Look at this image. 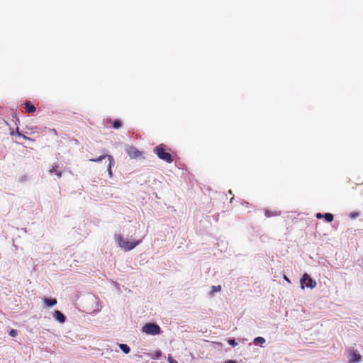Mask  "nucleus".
I'll list each match as a JSON object with an SVG mask.
<instances>
[{
  "label": "nucleus",
  "instance_id": "1",
  "mask_svg": "<svg viewBox=\"0 0 363 363\" xmlns=\"http://www.w3.org/2000/svg\"><path fill=\"white\" fill-rule=\"evenodd\" d=\"M114 238L118 245L125 251L133 250L141 242V240L128 241L125 240L121 235H116Z\"/></svg>",
  "mask_w": 363,
  "mask_h": 363
},
{
  "label": "nucleus",
  "instance_id": "2",
  "mask_svg": "<svg viewBox=\"0 0 363 363\" xmlns=\"http://www.w3.org/2000/svg\"><path fill=\"white\" fill-rule=\"evenodd\" d=\"M154 152L158 156V157L166 162L171 163L173 162V157L172 155L167 152L165 146L162 144L155 147L154 148Z\"/></svg>",
  "mask_w": 363,
  "mask_h": 363
},
{
  "label": "nucleus",
  "instance_id": "3",
  "mask_svg": "<svg viewBox=\"0 0 363 363\" xmlns=\"http://www.w3.org/2000/svg\"><path fill=\"white\" fill-rule=\"evenodd\" d=\"M104 161V167L108 172L110 176L112 175L111 167L114 164V160L112 156L104 154L100 155L98 158H92V162Z\"/></svg>",
  "mask_w": 363,
  "mask_h": 363
},
{
  "label": "nucleus",
  "instance_id": "4",
  "mask_svg": "<svg viewBox=\"0 0 363 363\" xmlns=\"http://www.w3.org/2000/svg\"><path fill=\"white\" fill-rule=\"evenodd\" d=\"M142 331L146 334L156 335L161 333L160 327L156 323H148L142 328Z\"/></svg>",
  "mask_w": 363,
  "mask_h": 363
},
{
  "label": "nucleus",
  "instance_id": "5",
  "mask_svg": "<svg viewBox=\"0 0 363 363\" xmlns=\"http://www.w3.org/2000/svg\"><path fill=\"white\" fill-rule=\"evenodd\" d=\"M301 284L302 289L304 288V284H306V287L313 289L316 286V282L315 281L313 280L307 273H305L301 279Z\"/></svg>",
  "mask_w": 363,
  "mask_h": 363
},
{
  "label": "nucleus",
  "instance_id": "6",
  "mask_svg": "<svg viewBox=\"0 0 363 363\" xmlns=\"http://www.w3.org/2000/svg\"><path fill=\"white\" fill-rule=\"evenodd\" d=\"M126 152L130 158H137L142 155V152L134 146H129L126 148Z\"/></svg>",
  "mask_w": 363,
  "mask_h": 363
},
{
  "label": "nucleus",
  "instance_id": "7",
  "mask_svg": "<svg viewBox=\"0 0 363 363\" xmlns=\"http://www.w3.org/2000/svg\"><path fill=\"white\" fill-rule=\"evenodd\" d=\"M52 316L56 320L59 321L60 323H63L65 322L66 318L60 311H54Z\"/></svg>",
  "mask_w": 363,
  "mask_h": 363
},
{
  "label": "nucleus",
  "instance_id": "8",
  "mask_svg": "<svg viewBox=\"0 0 363 363\" xmlns=\"http://www.w3.org/2000/svg\"><path fill=\"white\" fill-rule=\"evenodd\" d=\"M361 355L356 353L355 352H351L349 355V362L354 363L361 360Z\"/></svg>",
  "mask_w": 363,
  "mask_h": 363
},
{
  "label": "nucleus",
  "instance_id": "9",
  "mask_svg": "<svg viewBox=\"0 0 363 363\" xmlns=\"http://www.w3.org/2000/svg\"><path fill=\"white\" fill-rule=\"evenodd\" d=\"M24 105L26 112L28 113H33L36 110L35 106L30 101H26Z\"/></svg>",
  "mask_w": 363,
  "mask_h": 363
},
{
  "label": "nucleus",
  "instance_id": "10",
  "mask_svg": "<svg viewBox=\"0 0 363 363\" xmlns=\"http://www.w3.org/2000/svg\"><path fill=\"white\" fill-rule=\"evenodd\" d=\"M43 302L46 304L47 306L51 307L57 304V300L55 298H44Z\"/></svg>",
  "mask_w": 363,
  "mask_h": 363
},
{
  "label": "nucleus",
  "instance_id": "11",
  "mask_svg": "<svg viewBox=\"0 0 363 363\" xmlns=\"http://www.w3.org/2000/svg\"><path fill=\"white\" fill-rule=\"evenodd\" d=\"M264 215L267 218L272 217V216H278L281 215V212L277 211H272L270 210H266L264 211Z\"/></svg>",
  "mask_w": 363,
  "mask_h": 363
},
{
  "label": "nucleus",
  "instance_id": "12",
  "mask_svg": "<svg viewBox=\"0 0 363 363\" xmlns=\"http://www.w3.org/2000/svg\"><path fill=\"white\" fill-rule=\"evenodd\" d=\"M119 347L121 350L125 354L129 353L130 351V347L126 344H120Z\"/></svg>",
  "mask_w": 363,
  "mask_h": 363
},
{
  "label": "nucleus",
  "instance_id": "13",
  "mask_svg": "<svg viewBox=\"0 0 363 363\" xmlns=\"http://www.w3.org/2000/svg\"><path fill=\"white\" fill-rule=\"evenodd\" d=\"M323 218L325 219L327 222H332L333 220V215L330 213H326L323 215Z\"/></svg>",
  "mask_w": 363,
  "mask_h": 363
},
{
  "label": "nucleus",
  "instance_id": "14",
  "mask_svg": "<svg viewBox=\"0 0 363 363\" xmlns=\"http://www.w3.org/2000/svg\"><path fill=\"white\" fill-rule=\"evenodd\" d=\"M122 125V123L121 121L119 120H114L113 122H112V126L113 128L115 129H118L119 128H121Z\"/></svg>",
  "mask_w": 363,
  "mask_h": 363
},
{
  "label": "nucleus",
  "instance_id": "15",
  "mask_svg": "<svg viewBox=\"0 0 363 363\" xmlns=\"http://www.w3.org/2000/svg\"><path fill=\"white\" fill-rule=\"evenodd\" d=\"M220 291H221V286L220 285L213 286L211 287V294H214V293L218 292Z\"/></svg>",
  "mask_w": 363,
  "mask_h": 363
},
{
  "label": "nucleus",
  "instance_id": "16",
  "mask_svg": "<svg viewBox=\"0 0 363 363\" xmlns=\"http://www.w3.org/2000/svg\"><path fill=\"white\" fill-rule=\"evenodd\" d=\"M255 343H264L265 342L264 338L262 337H257L254 340Z\"/></svg>",
  "mask_w": 363,
  "mask_h": 363
},
{
  "label": "nucleus",
  "instance_id": "17",
  "mask_svg": "<svg viewBox=\"0 0 363 363\" xmlns=\"http://www.w3.org/2000/svg\"><path fill=\"white\" fill-rule=\"evenodd\" d=\"M9 335L11 336V337H16L17 335H18V332L16 330H14V329H11L9 332Z\"/></svg>",
  "mask_w": 363,
  "mask_h": 363
},
{
  "label": "nucleus",
  "instance_id": "18",
  "mask_svg": "<svg viewBox=\"0 0 363 363\" xmlns=\"http://www.w3.org/2000/svg\"><path fill=\"white\" fill-rule=\"evenodd\" d=\"M228 344L235 347L238 345V343L236 342V341L234 340V339H230L228 340Z\"/></svg>",
  "mask_w": 363,
  "mask_h": 363
},
{
  "label": "nucleus",
  "instance_id": "19",
  "mask_svg": "<svg viewBox=\"0 0 363 363\" xmlns=\"http://www.w3.org/2000/svg\"><path fill=\"white\" fill-rule=\"evenodd\" d=\"M168 361L169 363H178L177 360H175L172 356L169 355Z\"/></svg>",
  "mask_w": 363,
  "mask_h": 363
},
{
  "label": "nucleus",
  "instance_id": "20",
  "mask_svg": "<svg viewBox=\"0 0 363 363\" xmlns=\"http://www.w3.org/2000/svg\"><path fill=\"white\" fill-rule=\"evenodd\" d=\"M16 134H17L19 137H22V138H23L24 139H26V140H29V139H30L29 138H28V137H26V136H25V135H22V134L19 132L18 129H17V130H16Z\"/></svg>",
  "mask_w": 363,
  "mask_h": 363
},
{
  "label": "nucleus",
  "instance_id": "21",
  "mask_svg": "<svg viewBox=\"0 0 363 363\" xmlns=\"http://www.w3.org/2000/svg\"><path fill=\"white\" fill-rule=\"evenodd\" d=\"M50 173V174H52L53 172H56V169H55V167H52L50 170H49Z\"/></svg>",
  "mask_w": 363,
  "mask_h": 363
},
{
  "label": "nucleus",
  "instance_id": "22",
  "mask_svg": "<svg viewBox=\"0 0 363 363\" xmlns=\"http://www.w3.org/2000/svg\"><path fill=\"white\" fill-rule=\"evenodd\" d=\"M316 218H323V214H321L320 213H318L316 214Z\"/></svg>",
  "mask_w": 363,
  "mask_h": 363
},
{
  "label": "nucleus",
  "instance_id": "23",
  "mask_svg": "<svg viewBox=\"0 0 363 363\" xmlns=\"http://www.w3.org/2000/svg\"><path fill=\"white\" fill-rule=\"evenodd\" d=\"M225 363H236V362L233 360H228V361L225 362Z\"/></svg>",
  "mask_w": 363,
  "mask_h": 363
},
{
  "label": "nucleus",
  "instance_id": "24",
  "mask_svg": "<svg viewBox=\"0 0 363 363\" xmlns=\"http://www.w3.org/2000/svg\"><path fill=\"white\" fill-rule=\"evenodd\" d=\"M56 174H57V177H61V175H62L61 172H57Z\"/></svg>",
  "mask_w": 363,
  "mask_h": 363
},
{
  "label": "nucleus",
  "instance_id": "25",
  "mask_svg": "<svg viewBox=\"0 0 363 363\" xmlns=\"http://www.w3.org/2000/svg\"><path fill=\"white\" fill-rule=\"evenodd\" d=\"M284 278L286 281H287L288 282H290L289 279H288V277L286 275L284 276Z\"/></svg>",
  "mask_w": 363,
  "mask_h": 363
},
{
  "label": "nucleus",
  "instance_id": "26",
  "mask_svg": "<svg viewBox=\"0 0 363 363\" xmlns=\"http://www.w3.org/2000/svg\"><path fill=\"white\" fill-rule=\"evenodd\" d=\"M160 354H161V352H158L157 353V357H160Z\"/></svg>",
  "mask_w": 363,
  "mask_h": 363
},
{
  "label": "nucleus",
  "instance_id": "27",
  "mask_svg": "<svg viewBox=\"0 0 363 363\" xmlns=\"http://www.w3.org/2000/svg\"><path fill=\"white\" fill-rule=\"evenodd\" d=\"M357 216V214H353L352 216V217H355V216Z\"/></svg>",
  "mask_w": 363,
  "mask_h": 363
}]
</instances>
